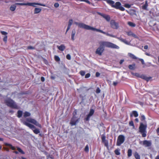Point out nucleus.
Wrapping results in <instances>:
<instances>
[{
    "mask_svg": "<svg viewBox=\"0 0 159 159\" xmlns=\"http://www.w3.org/2000/svg\"><path fill=\"white\" fill-rule=\"evenodd\" d=\"M139 60L140 61L143 65H144L145 63L144 60L142 59H139Z\"/></svg>",
    "mask_w": 159,
    "mask_h": 159,
    "instance_id": "51",
    "label": "nucleus"
},
{
    "mask_svg": "<svg viewBox=\"0 0 159 159\" xmlns=\"http://www.w3.org/2000/svg\"><path fill=\"white\" fill-rule=\"evenodd\" d=\"M16 5H20L21 6L23 5H28L29 6H32L34 7H35V5H39L45 7V5L44 4L39 3H35V2H33V3H30V2H27L26 3H16Z\"/></svg>",
    "mask_w": 159,
    "mask_h": 159,
    "instance_id": "5",
    "label": "nucleus"
},
{
    "mask_svg": "<svg viewBox=\"0 0 159 159\" xmlns=\"http://www.w3.org/2000/svg\"><path fill=\"white\" fill-rule=\"evenodd\" d=\"M101 90L99 88H98L96 90V93H99L100 92Z\"/></svg>",
    "mask_w": 159,
    "mask_h": 159,
    "instance_id": "50",
    "label": "nucleus"
},
{
    "mask_svg": "<svg viewBox=\"0 0 159 159\" xmlns=\"http://www.w3.org/2000/svg\"><path fill=\"white\" fill-rule=\"evenodd\" d=\"M54 6L55 7L57 8L59 7V5L58 3H55Z\"/></svg>",
    "mask_w": 159,
    "mask_h": 159,
    "instance_id": "49",
    "label": "nucleus"
},
{
    "mask_svg": "<svg viewBox=\"0 0 159 159\" xmlns=\"http://www.w3.org/2000/svg\"><path fill=\"white\" fill-rule=\"evenodd\" d=\"M6 104L9 107L15 109H18L17 104L12 99H9L5 101Z\"/></svg>",
    "mask_w": 159,
    "mask_h": 159,
    "instance_id": "4",
    "label": "nucleus"
},
{
    "mask_svg": "<svg viewBox=\"0 0 159 159\" xmlns=\"http://www.w3.org/2000/svg\"><path fill=\"white\" fill-rule=\"evenodd\" d=\"M140 78L146 80L147 81H148L152 78L151 77H147L146 75H141Z\"/></svg>",
    "mask_w": 159,
    "mask_h": 159,
    "instance_id": "13",
    "label": "nucleus"
},
{
    "mask_svg": "<svg viewBox=\"0 0 159 159\" xmlns=\"http://www.w3.org/2000/svg\"><path fill=\"white\" fill-rule=\"evenodd\" d=\"M91 116L88 114L87 115L86 117L84 119V121H89V120Z\"/></svg>",
    "mask_w": 159,
    "mask_h": 159,
    "instance_id": "30",
    "label": "nucleus"
},
{
    "mask_svg": "<svg viewBox=\"0 0 159 159\" xmlns=\"http://www.w3.org/2000/svg\"><path fill=\"white\" fill-rule=\"evenodd\" d=\"M24 124L25 125L28 126L33 130L34 133L37 134L40 133V131L38 129H36L35 126L32 124L26 122H25Z\"/></svg>",
    "mask_w": 159,
    "mask_h": 159,
    "instance_id": "6",
    "label": "nucleus"
},
{
    "mask_svg": "<svg viewBox=\"0 0 159 159\" xmlns=\"http://www.w3.org/2000/svg\"><path fill=\"white\" fill-rule=\"evenodd\" d=\"M7 36L6 35L5 36L4 38H3V41L5 42H7Z\"/></svg>",
    "mask_w": 159,
    "mask_h": 159,
    "instance_id": "47",
    "label": "nucleus"
},
{
    "mask_svg": "<svg viewBox=\"0 0 159 159\" xmlns=\"http://www.w3.org/2000/svg\"><path fill=\"white\" fill-rule=\"evenodd\" d=\"M90 74L89 73H87L85 75V78H89L90 76Z\"/></svg>",
    "mask_w": 159,
    "mask_h": 159,
    "instance_id": "45",
    "label": "nucleus"
},
{
    "mask_svg": "<svg viewBox=\"0 0 159 159\" xmlns=\"http://www.w3.org/2000/svg\"><path fill=\"white\" fill-rule=\"evenodd\" d=\"M117 82H113V85L114 86H116L117 84Z\"/></svg>",
    "mask_w": 159,
    "mask_h": 159,
    "instance_id": "56",
    "label": "nucleus"
},
{
    "mask_svg": "<svg viewBox=\"0 0 159 159\" xmlns=\"http://www.w3.org/2000/svg\"><path fill=\"white\" fill-rule=\"evenodd\" d=\"M106 2L111 6L112 7L117 9H119L121 11H124L125 9L124 7L121 6V4L120 2H116L115 4V2L112 0H104Z\"/></svg>",
    "mask_w": 159,
    "mask_h": 159,
    "instance_id": "2",
    "label": "nucleus"
},
{
    "mask_svg": "<svg viewBox=\"0 0 159 159\" xmlns=\"http://www.w3.org/2000/svg\"><path fill=\"white\" fill-rule=\"evenodd\" d=\"M147 125L146 124H144L142 123H140L139 126V131L141 134L142 137H145L147 135L146 129Z\"/></svg>",
    "mask_w": 159,
    "mask_h": 159,
    "instance_id": "3",
    "label": "nucleus"
},
{
    "mask_svg": "<svg viewBox=\"0 0 159 159\" xmlns=\"http://www.w3.org/2000/svg\"><path fill=\"white\" fill-rule=\"evenodd\" d=\"M114 152H115V154H116L117 155H119L120 154V150L119 149H116L114 151Z\"/></svg>",
    "mask_w": 159,
    "mask_h": 159,
    "instance_id": "29",
    "label": "nucleus"
},
{
    "mask_svg": "<svg viewBox=\"0 0 159 159\" xmlns=\"http://www.w3.org/2000/svg\"><path fill=\"white\" fill-rule=\"evenodd\" d=\"M87 30H91L93 31H96L99 32L104 34H106L105 32L103 31L102 30H101L95 28L88 25Z\"/></svg>",
    "mask_w": 159,
    "mask_h": 159,
    "instance_id": "12",
    "label": "nucleus"
},
{
    "mask_svg": "<svg viewBox=\"0 0 159 159\" xmlns=\"http://www.w3.org/2000/svg\"><path fill=\"white\" fill-rule=\"evenodd\" d=\"M148 6V2L146 1L145 2V3L144 5L142 6V8L143 9L146 10Z\"/></svg>",
    "mask_w": 159,
    "mask_h": 159,
    "instance_id": "25",
    "label": "nucleus"
},
{
    "mask_svg": "<svg viewBox=\"0 0 159 159\" xmlns=\"http://www.w3.org/2000/svg\"><path fill=\"white\" fill-rule=\"evenodd\" d=\"M42 10V9L40 8H35L34 11V14H38Z\"/></svg>",
    "mask_w": 159,
    "mask_h": 159,
    "instance_id": "20",
    "label": "nucleus"
},
{
    "mask_svg": "<svg viewBox=\"0 0 159 159\" xmlns=\"http://www.w3.org/2000/svg\"><path fill=\"white\" fill-rule=\"evenodd\" d=\"M120 39L122 42H125V40L124 39Z\"/></svg>",
    "mask_w": 159,
    "mask_h": 159,
    "instance_id": "62",
    "label": "nucleus"
},
{
    "mask_svg": "<svg viewBox=\"0 0 159 159\" xmlns=\"http://www.w3.org/2000/svg\"><path fill=\"white\" fill-rule=\"evenodd\" d=\"M54 59L56 61H59L60 60V57L57 56H55Z\"/></svg>",
    "mask_w": 159,
    "mask_h": 159,
    "instance_id": "35",
    "label": "nucleus"
},
{
    "mask_svg": "<svg viewBox=\"0 0 159 159\" xmlns=\"http://www.w3.org/2000/svg\"><path fill=\"white\" fill-rule=\"evenodd\" d=\"M99 75H100V74H99V73L98 72H97L96 73V77H98L99 76Z\"/></svg>",
    "mask_w": 159,
    "mask_h": 159,
    "instance_id": "59",
    "label": "nucleus"
},
{
    "mask_svg": "<svg viewBox=\"0 0 159 159\" xmlns=\"http://www.w3.org/2000/svg\"><path fill=\"white\" fill-rule=\"evenodd\" d=\"M128 55L130 57H131L132 59H137V58L135 56H134V54L131 53H129Z\"/></svg>",
    "mask_w": 159,
    "mask_h": 159,
    "instance_id": "22",
    "label": "nucleus"
},
{
    "mask_svg": "<svg viewBox=\"0 0 159 159\" xmlns=\"http://www.w3.org/2000/svg\"><path fill=\"white\" fill-rule=\"evenodd\" d=\"M148 45H145L144 46V48L145 49H148Z\"/></svg>",
    "mask_w": 159,
    "mask_h": 159,
    "instance_id": "58",
    "label": "nucleus"
},
{
    "mask_svg": "<svg viewBox=\"0 0 159 159\" xmlns=\"http://www.w3.org/2000/svg\"><path fill=\"white\" fill-rule=\"evenodd\" d=\"M23 114L22 111H21L19 110L17 111V116L18 118H20L22 116Z\"/></svg>",
    "mask_w": 159,
    "mask_h": 159,
    "instance_id": "23",
    "label": "nucleus"
},
{
    "mask_svg": "<svg viewBox=\"0 0 159 159\" xmlns=\"http://www.w3.org/2000/svg\"><path fill=\"white\" fill-rule=\"evenodd\" d=\"M1 33L2 34L4 35H6L7 34V33L4 31H1Z\"/></svg>",
    "mask_w": 159,
    "mask_h": 159,
    "instance_id": "52",
    "label": "nucleus"
},
{
    "mask_svg": "<svg viewBox=\"0 0 159 159\" xmlns=\"http://www.w3.org/2000/svg\"><path fill=\"white\" fill-rule=\"evenodd\" d=\"M135 121L137 122H138L139 121V119L137 118H136L135 119Z\"/></svg>",
    "mask_w": 159,
    "mask_h": 159,
    "instance_id": "61",
    "label": "nucleus"
},
{
    "mask_svg": "<svg viewBox=\"0 0 159 159\" xmlns=\"http://www.w3.org/2000/svg\"><path fill=\"white\" fill-rule=\"evenodd\" d=\"M35 49V47H32V46H28L27 48V49L28 50L29 49Z\"/></svg>",
    "mask_w": 159,
    "mask_h": 159,
    "instance_id": "43",
    "label": "nucleus"
},
{
    "mask_svg": "<svg viewBox=\"0 0 159 159\" xmlns=\"http://www.w3.org/2000/svg\"><path fill=\"white\" fill-rule=\"evenodd\" d=\"M77 122V120H73V118H72L70 122V124L71 126L75 125H76Z\"/></svg>",
    "mask_w": 159,
    "mask_h": 159,
    "instance_id": "27",
    "label": "nucleus"
},
{
    "mask_svg": "<svg viewBox=\"0 0 159 159\" xmlns=\"http://www.w3.org/2000/svg\"><path fill=\"white\" fill-rule=\"evenodd\" d=\"M102 142L103 143L105 146L107 148H108V141L106 139V136L104 134H102L101 137Z\"/></svg>",
    "mask_w": 159,
    "mask_h": 159,
    "instance_id": "10",
    "label": "nucleus"
},
{
    "mask_svg": "<svg viewBox=\"0 0 159 159\" xmlns=\"http://www.w3.org/2000/svg\"><path fill=\"white\" fill-rule=\"evenodd\" d=\"M85 2H86L87 3L89 4H91V2L88 0H86Z\"/></svg>",
    "mask_w": 159,
    "mask_h": 159,
    "instance_id": "55",
    "label": "nucleus"
},
{
    "mask_svg": "<svg viewBox=\"0 0 159 159\" xmlns=\"http://www.w3.org/2000/svg\"><path fill=\"white\" fill-rule=\"evenodd\" d=\"M128 24L129 26L132 27H134L136 25L134 23L131 22H128Z\"/></svg>",
    "mask_w": 159,
    "mask_h": 159,
    "instance_id": "34",
    "label": "nucleus"
},
{
    "mask_svg": "<svg viewBox=\"0 0 159 159\" xmlns=\"http://www.w3.org/2000/svg\"><path fill=\"white\" fill-rule=\"evenodd\" d=\"M57 47L59 50L61 51H63L66 48V47L63 44H61L60 46H57Z\"/></svg>",
    "mask_w": 159,
    "mask_h": 159,
    "instance_id": "17",
    "label": "nucleus"
},
{
    "mask_svg": "<svg viewBox=\"0 0 159 159\" xmlns=\"http://www.w3.org/2000/svg\"><path fill=\"white\" fill-rule=\"evenodd\" d=\"M139 143L142 144L145 147H150L152 144L151 141L146 140L140 141Z\"/></svg>",
    "mask_w": 159,
    "mask_h": 159,
    "instance_id": "8",
    "label": "nucleus"
},
{
    "mask_svg": "<svg viewBox=\"0 0 159 159\" xmlns=\"http://www.w3.org/2000/svg\"><path fill=\"white\" fill-rule=\"evenodd\" d=\"M102 17L105 18L107 21H109L110 20V16L108 15H107L104 14H100Z\"/></svg>",
    "mask_w": 159,
    "mask_h": 159,
    "instance_id": "15",
    "label": "nucleus"
},
{
    "mask_svg": "<svg viewBox=\"0 0 159 159\" xmlns=\"http://www.w3.org/2000/svg\"><path fill=\"white\" fill-rule=\"evenodd\" d=\"M30 113L27 111H25L24 113V116L25 117H27L29 116H30Z\"/></svg>",
    "mask_w": 159,
    "mask_h": 159,
    "instance_id": "26",
    "label": "nucleus"
},
{
    "mask_svg": "<svg viewBox=\"0 0 159 159\" xmlns=\"http://www.w3.org/2000/svg\"><path fill=\"white\" fill-rule=\"evenodd\" d=\"M73 22V20L72 19H70L69 20V23H68V25L66 30V33L69 30V29H70V26L71 25H72V23Z\"/></svg>",
    "mask_w": 159,
    "mask_h": 159,
    "instance_id": "14",
    "label": "nucleus"
},
{
    "mask_svg": "<svg viewBox=\"0 0 159 159\" xmlns=\"http://www.w3.org/2000/svg\"><path fill=\"white\" fill-rule=\"evenodd\" d=\"M125 140V136L123 135H119L118 137L116 142V145L118 146H120L123 143Z\"/></svg>",
    "mask_w": 159,
    "mask_h": 159,
    "instance_id": "7",
    "label": "nucleus"
},
{
    "mask_svg": "<svg viewBox=\"0 0 159 159\" xmlns=\"http://www.w3.org/2000/svg\"><path fill=\"white\" fill-rule=\"evenodd\" d=\"M155 159H159V155H158L155 158Z\"/></svg>",
    "mask_w": 159,
    "mask_h": 159,
    "instance_id": "63",
    "label": "nucleus"
},
{
    "mask_svg": "<svg viewBox=\"0 0 159 159\" xmlns=\"http://www.w3.org/2000/svg\"><path fill=\"white\" fill-rule=\"evenodd\" d=\"M124 61V60H121L120 61V64H122Z\"/></svg>",
    "mask_w": 159,
    "mask_h": 159,
    "instance_id": "57",
    "label": "nucleus"
},
{
    "mask_svg": "<svg viewBox=\"0 0 159 159\" xmlns=\"http://www.w3.org/2000/svg\"><path fill=\"white\" fill-rule=\"evenodd\" d=\"M99 47L96 50L95 53L99 56H101L104 50V46L112 48L118 49L119 47L116 45L108 42L101 41L99 43Z\"/></svg>",
    "mask_w": 159,
    "mask_h": 159,
    "instance_id": "1",
    "label": "nucleus"
},
{
    "mask_svg": "<svg viewBox=\"0 0 159 159\" xmlns=\"http://www.w3.org/2000/svg\"><path fill=\"white\" fill-rule=\"evenodd\" d=\"M35 125L36 126L39 127V128H42V126L41 124H39L38 122L37 121H36V122L35 123Z\"/></svg>",
    "mask_w": 159,
    "mask_h": 159,
    "instance_id": "37",
    "label": "nucleus"
},
{
    "mask_svg": "<svg viewBox=\"0 0 159 159\" xmlns=\"http://www.w3.org/2000/svg\"><path fill=\"white\" fill-rule=\"evenodd\" d=\"M135 66V65L134 64V65H129L128 66L130 70H134Z\"/></svg>",
    "mask_w": 159,
    "mask_h": 159,
    "instance_id": "36",
    "label": "nucleus"
},
{
    "mask_svg": "<svg viewBox=\"0 0 159 159\" xmlns=\"http://www.w3.org/2000/svg\"><path fill=\"white\" fill-rule=\"evenodd\" d=\"M74 23L75 24L77 25L79 27L87 30L88 26V25L82 23H78L76 22H75Z\"/></svg>",
    "mask_w": 159,
    "mask_h": 159,
    "instance_id": "11",
    "label": "nucleus"
},
{
    "mask_svg": "<svg viewBox=\"0 0 159 159\" xmlns=\"http://www.w3.org/2000/svg\"><path fill=\"white\" fill-rule=\"evenodd\" d=\"M66 58L67 59H68L69 60H70V59H71V57H70V55L69 54H68L66 56Z\"/></svg>",
    "mask_w": 159,
    "mask_h": 159,
    "instance_id": "48",
    "label": "nucleus"
},
{
    "mask_svg": "<svg viewBox=\"0 0 159 159\" xmlns=\"http://www.w3.org/2000/svg\"><path fill=\"white\" fill-rule=\"evenodd\" d=\"M17 149L18 152L22 154H25V152H24L19 147H16Z\"/></svg>",
    "mask_w": 159,
    "mask_h": 159,
    "instance_id": "32",
    "label": "nucleus"
},
{
    "mask_svg": "<svg viewBox=\"0 0 159 159\" xmlns=\"http://www.w3.org/2000/svg\"><path fill=\"white\" fill-rule=\"evenodd\" d=\"M134 156L136 159H140V156L137 152L134 153Z\"/></svg>",
    "mask_w": 159,
    "mask_h": 159,
    "instance_id": "31",
    "label": "nucleus"
},
{
    "mask_svg": "<svg viewBox=\"0 0 159 159\" xmlns=\"http://www.w3.org/2000/svg\"><path fill=\"white\" fill-rule=\"evenodd\" d=\"M139 116V114L138 112L136 111H132L131 113L130 114V117H132L133 116H134L135 117H138Z\"/></svg>",
    "mask_w": 159,
    "mask_h": 159,
    "instance_id": "16",
    "label": "nucleus"
},
{
    "mask_svg": "<svg viewBox=\"0 0 159 159\" xmlns=\"http://www.w3.org/2000/svg\"><path fill=\"white\" fill-rule=\"evenodd\" d=\"M4 145L6 146H9L12 150H16V148L15 147L13 146L12 145L8 143H4Z\"/></svg>",
    "mask_w": 159,
    "mask_h": 159,
    "instance_id": "18",
    "label": "nucleus"
},
{
    "mask_svg": "<svg viewBox=\"0 0 159 159\" xmlns=\"http://www.w3.org/2000/svg\"><path fill=\"white\" fill-rule=\"evenodd\" d=\"M131 5L129 4H125L124 5V6L127 8H130L131 7Z\"/></svg>",
    "mask_w": 159,
    "mask_h": 159,
    "instance_id": "42",
    "label": "nucleus"
},
{
    "mask_svg": "<svg viewBox=\"0 0 159 159\" xmlns=\"http://www.w3.org/2000/svg\"><path fill=\"white\" fill-rule=\"evenodd\" d=\"M94 110L93 109H90L89 112V113L88 114H89V115H90L92 116L93 115V114L94 113Z\"/></svg>",
    "mask_w": 159,
    "mask_h": 159,
    "instance_id": "33",
    "label": "nucleus"
},
{
    "mask_svg": "<svg viewBox=\"0 0 159 159\" xmlns=\"http://www.w3.org/2000/svg\"><path fill=\"white\" fill-rule=\"evenodd\" d=\"M129 125L130 126H133V128L134 127V122L133 121H130L129 123Z\"/></svg>",
    "mask_w": 159,
    "mask_h": 159,
    "instance_id": "41",
    "label": "nucleus"
},
{
    "mask_svg": "<svg viewBox=\"0 0 159 159\" xmlns=\"http://www.w3.org/2000/svg\"><path fill=\"white\" fill-rule=\"evenodd\" d=\"M110 25L111 27L115 29H118L119 27L118 22H116L114 20H112L110 21Z\"/></svg>",
    "mask_w": 159,
    "mask_h": 159,
    "instance_id": "9",
    "label": "nucleus"
},
{
    "mask_svg": "<svg viewBox=\"0 0 159 159\" xmlns=\"http://www.w3.org/2000/svg\"><path fill=\"white\" fill-rule=\"evenodd\" d=\"M41 80L42 82H44L45 81V78L43 77H41Z\"/></svg>",
    "mask_w": 159,
    "mask_h": 159,
    "instance_id": "54",
    "label": "nucleus"
},
{
    "mask_svg": "<svg viewBox=\"0 0 159 159\" xmlns=\"http://www.w3.org/2000/svg\"><path fill=\"white\" fill-rule=\"evenodd\" d=\"M27 120L29 121L30 122L32 123L33 124H34L36 122V120H35V119H28Z\"/></svg>",
    "mask_w": 159,
    "mask_h": 159,
    "instance_id": "24",
    "label": "nucleus"
},
{
    "mask_svg": "<svg viewBox=\"0 0 159 159\" xmlns=\"http://www.w3.org/2000/svg\"><path fill=\"white\" fill-rule=\"evenodd\" d=\"M106 34V35L107 36H110L111 37H113V38H115L116 37V36L114 35H113L112 34H109L108 33H106V34Z\"/></svg>",
    "mask_w": 159,
    "mask_h": 159,
    "instance_id": "40",
    "label": "nucleus"
},
{
    "mask_svg": "<svg viewBox=\"0 0 159 159\" xmlns=\"http://www.w3.org/2000/svg\"><path fill=\"white\" fill-rule=\"evenodd\" d=\"M156 131L157 133H159V127L157 129Z\"/></svg>",
    "mask_w": 159,
    "mask_h": 159,
    "instance_id": "64",
    "label": "nucleus"
},
{
    "mask_svg": "<svg viewBox=\"0 0 159 159\" xmlns=\"http://www.w3.org/2000/svg\"><path fill=\"white\" fill-rule=\"evenodd\" d=\"M16 7V4H15L12 5L10 7V10L12 11H14L15 10Z\"/></svg>",
    "mask_w": 159,
    "mask_h": 159,
    "instance_id": "21",
    "label": "nucleus"
},
{
    "mask_svg": "<svg viewBox=\"0 0 159 159\" xmlns=\"http://www.w3.org/2000/svg\"><path fill=\"white\" fill-rule=\"evenodd\" d=\"M127 34L128 36H132L133 34V32H132L131 31H129V32H127Z\"/></svg>",
    "mask_w": 159,
    "mask_h": 159,
    "instance_id": "44",
    "label": "nucleus"
},
{
    "mask_svg": "<svg viewBox=\"0 0 159 159\" xmlns=\"http://www.w3.org/2000/svg\"><path fill=\"white\" fill-rule=\"evenodd\" d=\"M132 36L133 37H134L135 38H137L136 35L135 34H134L133 33V34H132Z\"/></svg>",
    "mask_w": 159,
    "mask_h": 159,
    "instance_id": "60",
    "label": "nucleus"
},
{
    "mask_svg": "<svg viewBox=\"0 0 159 159\" xmlns=\"http://www.w3.org/2000/svg\"><path fill=\"white\" fill-rule=\"evenodd\" d=\"M79 73L82 76H84V75L85 72L84 71L81 70L80 71Z\"/></svg>",
    "mask_w": 159,
    "mask_h": 159,
    "instance_id": "39",
    "label": "nucleus"
},
{
    "mask_svg": "<svg viewBox=\"0 0 159 159\" xmlns=\"http://www.w3.org/2000/svg\"><path fill=\"white\" fill-rule=\"evenodd\" d=\"M135 75L138 77L140 78V77L141 76V75L139 74V73H136L135 74Z\"/></svg>",
    "mask_w": 159,
    "mask_h": 159,
    "instance_id": "53",
    "label": "nucleus"
},
{
    "mask_svg": "<svg viewBox=\"0 0 159 159\" xmlns=\"http://www.w3.org/2000/svg\"><path fill=\"white\" fill-rule=\"evenodd\" d=\"M132 151L131 149H129L127 152V155L129 157H130L132 156Z\"/></svg>",
    "mask_w": 159,
    "mask_h": 159,
    "instance_id": "28",
    "label": "nucleus"
},
{
    "mask_svg": "<svg viewBox=\"0 0 159 159\" xmlns=\"http://www.w3.org/2000/svg\"><path fill=\"white\" fill-rule=\"evenodd\" d=\"M84 151L86 152H88L89 151V147L88 145H87L86 146L84 149Z\"/></svg>",
    "mask_w": 159,
    "mask_h": 159,
    "instance_id": "38",
    "label": "nucleus"
},
{
    "mask_svg": "<svg viewBox=\"0 0 159 159\" xmlns=\"http://www.w3.org/2000/svg\"><path fill=\"white\" fill-rule=\"evenodd\" d=\"M75 29L72 30L71 34V39L72 40L74 41L75 40Z\"/></svg>",
    "mask_w": 159,
    "mask_h": 159,
    "instance_id": "19",
    "label": "nucleus"
},
{
    "mask_svg": "<svg viewBox=\"0 0 159 159\" xmlns=\"http://www.w3.org/2000/svg\"><path fill=\"white\" fill-rule=\"evenodd\" d=\"M145 119V117L144 115H142L141 116V120L142 121L144 120Z\"/></svg>",
    "mask_w": 159,
    "mask_h": 159,
    "instance_id": "46",
    "label": "nucleus"
}]
</instances>
